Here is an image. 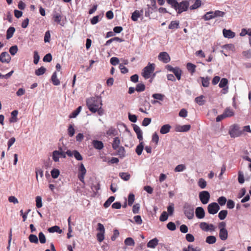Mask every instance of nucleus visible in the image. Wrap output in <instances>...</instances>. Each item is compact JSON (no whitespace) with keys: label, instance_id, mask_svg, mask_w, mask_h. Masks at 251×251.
I'll return each mask as SVG.
<instances>
[{"label":"nucleus","instance_id":"obj_7","mask_svg":"<svg viewBox=\"0 0 251 251\" xmlns=\"http://www.w3.org/2000/svg\"><path fill=\"white\" fill-rule=\"evenodd\" d=\"M154 64L149 63L144 69L142 75L146 79L150 77L151 74L152 73L154 70Z\"/></svg>","mask_w":251,"mask_h":251},{"label":"nucleus","instance_id":"obj_62","mask_svg":"<svg viewBox=\"0 0 251 251\" xmlns=\"http://www.w3.org/2000/svg\"><path fill=\"white\" fill-rule=\"evenodd\" d=\"M110 62L112 65L115 66L119 64V60L117 57H113L111 58Z\"/></svg>","mask_w":251,"mask_h":251},{"label":"nucleus","instance_id":"obj_38","mask_svg":"<svg viewBox=\"0 0 251 251\" xmlns=\"http://www.w3.org/2000/svg\"><path fill=\"white\" fill-rule=\"evenodd\" d=\"M216 238L214 236H208L206 237V242L209 244H212L216 242Z\"/></svg>","mask_w":251,"mask_h":251},{"label":"nucleus","instance_id":"obj_29","mask_svg":"<svg viewBox=\"0 0 251 251\" xmlns=\"http://www.w3.org/2000/svg\"><path fill=\"white\" fill-rule=\"evenodd\" d=\"M51 81L52 82V83L54 85H59L60 84V81L57 78V75L56 72H54L51 76Z\"/></svg>","mask_w":251,"mask_h":251},{"label":"nucleus","instance_id":"obj_63","mask_svg":"<svg viewBox=\"0 0 251 251\" xmlns=\"http://www.w3.org/2000/svg\"><path fill=\"white\" fill-rule=\"evenodd\" d=\"M135 222L138 225H141L142 224V220L141 217L139 215L135 216L133 217Z\"/></svg>","mask_w":251,"mask_h":251},{"label":"nucleus","instance_id":"obj_28","mask_svg":"<svg viewBox=\"0 0 251 251\" xmlns=\"http://www.w3.org/2000/svg\"><path fill=\"white\" fill-rule=\"evenodd\" d=\"M120 144V140L119 137H115L114 138L113 142L112 143V148L114 150H116L118 148L120 147L119 146Z\"/></svg>","mask_w":251,"mask_h":251},{"label":"nucleus","instance_id":"obj_53","mask_svg":"<svg viewBox=\"0 0 251 251\" xmlns=\"http://www.w3.org/2000/svg\"><path fill=\"white\" fill-rule=\"evenodd\" d=\"M39 239L41 243L44 244L46 243V237L44 233L42 232L39 233Z\"/></svg>","mask_w":251,"mask_h":251},{"label":"nucleus","instance_id":"obj_16","mask_svg":"<svg viewBox=\"0 0 251 251\" xmlns=\"http://www.w3.org/2000/svg\"><path fill=\"white\" fill-rule=\"evenodd\" d=\"M133 129L137 134L138 139L141 141L143 140L142 131L140 127L137 125H134L133 126Z\"/></svg>","mask_w":251,"mask_h":251},{"label":"nucleus","instance_id":"obj_24","mask_svg":"<svg viewBox=\"0 0 251 251\" xmlns=\"http://www.w3.org/2000/svg\"><path fill=\"white\" fill-rule=\"evenodd\" d=\"M204 97L203 95H201L195 98V101L199 105H203L205 102V100L204 99Z\"/></svg>","mask_w":251,"mask_h":251},{"label":"nucleus","instance_id":"obj_40","mask_svg":"<svg viewBox=\"0 0 251 251\" xmlns=\"http://www.w3.org/2000/svg\"><path fill=\"white\" fill-rule=\"evenodd\" d=\"M228 83V80L226 78H223L219 84V86L220 88H224L226 86H227ZM225 90V89H224Z\"/></svg>","mask_w":251,"mask_h":251},{"label":"nucleus","instance_id":"obj_2","mask_svg":"<svg viewBox=\"0 0 251 251\" xmlns=\"http://www.w3.org/2000/svg\"><path fill=\"white\" fill-rule=\"evenodd\" d=\"M86 102L89 109L93 113L97 112L102 105L101 99L99 97L90 98L87 100Z\"/></svg>","mask_w":251,"mask_h":251},{"label":"nucleus","instance_id":"obj_27","mask_svg":"<svg viewBox=\"0 0 251 251\" xmlns=\"http://www.w3.org/2000/svg\"><path fill=\"white\" fill-rule=\"evenodd\" d=\"M15 31V29L14 27H12V26L10 27L7 29V32H6V39H9L10 38H11L13 36Z\"/></svg>","mask_w":251,"mask_h":251},{"label":"nucleus","instance_id":"obj_64","mask_svg":"<svg viewBox=\"0 0 251 251\" xmlns=\"http://www.w3.org/2000/svg\"><path fill=\"white\" fill-rule=\"evenodd\" d=\"M167 227L169 229L172 231L175 230L176 228L175 224L172 222H170L169 223H168V224L167 225Z\"/></svg>","mask_w":251,"mask_h":251},{"label":"nucleus","instance_id":"obj_20","mask_svg":"<svg viewBox=\"0 0 251 251\" xmlns=\"http://www.w3.org/2000/svg\"><path fill=\"white\" fill-rule=\"evenodd\" d=\"M223 113L226 118L231 117L234 115V111L229 107L226 108Z\"/></svg>","mask_w":251,"mask_h":251},{"label":"nucleus","instance_id":"obj_52","mask_svg":"<svg viewBox=\"0 0 251 251\" xmlns=\"http://www.w3.org/2000/svg\"><path fill=\"white\" fill-rule=\"evenodd\" d=\"M168 218V215L166 211H164L161 214L159 220L160 221L164 222L167 220Z\"/></svg>","mask_w":251,"mask_h":251},{"label":"nucleus","instance_id":"obj_22","mask_svg":"<svg viewBox=\"0 0 251 251\" xmlns=\"http://www.w3.org/2000/svg\"><path fill=\"white\" fill-rule=\"evenodd\" d=\"M228 237V232L226 229L220 230L219 237L222 240H226Z\"/></svg>","mask_w":251,"mask_h":251},{"label":"nucleus","instance_id":"obj_60","mask_svg":"<svg viewBox=\"0 0 251 251\" xmlns=\"http://www.w3.org/2000/svg\"><path fill=\"white\" fill-rule=\"evenodd\" d=\"M152 97L156 100H163V98L164 96L161 94H154L152 95Z\"/></svg>","mask_w":251,"mask_h":251},{"label":"nucleus","instance_id":"obj_37","mask_svg":"<svg viewBox=\"0 0 251 251\" xmlns=\"http://www.w3.org/2000/svg\"><path fill=\"white\" fill-rule=\"evenodd\" d=\"M201 5V1L200 0H196L194 4L190 7L191 10H194L200 7Z\"/></svg>","mask_w":251,"mask_h":251},{"label":"nucleus","instance_id":"obj_14","mask_svg":"<svg viewBox=\"0 0 251 251\" xmlns=\"http://www.w3.org/2000/svg\"><path fill=\"white\" fill-rule=\"evenodd\" d=\"M191 126L189 125L183 126H177L176 128V130L177 132H186L190 130Z\"/></svg>","mask_w":251,"mask_h":251},{"label":"nucleus","instance_id":"obj_30","mask_svg":"<svg viewBox=\"0 0 251 251\" xmlns=\"http://www.w3.org/2000/svg\"><path fill=\"white\" fill-rule=\"evenodd\" d=\"M48 231L50 233H53L55 232L59 233H62V230H61L58 226H54L48 229Z\"/></svg>","mask_w":251,"mask_h":251},{"label":"nucleus","instance_id":"obj_35","mask_svg":"<svg viewBox=\"0 0 251 251\" xmlns=\"http://www.w3.org/2000/svg\"><path fill=\"white\" fill-rule=\"evenodd\" d=\"M119 176L125 181L128 180L130 177V175L128 173H120Z\"/></svg>","mask_w":251,"mask_h":251},{"label":"nucleus","instance_id":"obj_59","mask_svg":"<svg viewBox=\"0 0 251 251\" xmlns=\"http://www.w3.org/2000/svg\"><path fill=\"white\" fill-rule=\"evenodd\" d=\"M238 180L240 183L242 184L244 182V176L243 173L242 172H239Z\"/></svg>","mask_w":251,"mask_h":251},{"label":"nucleus","instance_id":"obj_47","mask_svg":"<svg viewBox=\"0 0 251 251\" xmlns=\"http://www.w3.org/2000/svg\"><path fill=\"white\" fill-rule=\"evenodd\" d=\"M59 174H60V172L58 170V169H53L51 171V176L53 178H56L58 177V176H59Z\"/></svg>","mask_w":251,"mask_h":251},{"label":"nucleus","instance_id":"obj_41","mask_svg":"<svg viewBox=\"0 0 251 251\" xmlns=\"http://www.w3.org/2000/svg\"><path fill=\"white\" fill-rule=\"evenodd\" d=\"M227 214V211L226 210L221 211L218 214L219 219L223 220L226 218Z\"/></svg>","mask_w":251,"mask_h":251},{"label":"nucleus","instance_id":"obj_13","mask_svg":"<svg viewBox=\"0 0 251 251\" xmlns=\"http://www.w3.org/2000/svg\"><path fill=\"white\" fill-rule=\"evenodd\" d=\"M196 216L198 219H202L205 216V211L201 207H198L196 209Z\"/></svg>","mask_w":251,"mask_h":251},{"label":"nucleus","instance_id":"obj_45","mask_svg":"<svg viewBox=\"0 0 251 251\" xmlns=\"http://www.w3.org/2000/svg\"><path fill=\"white\" fill-rule=\"evenodd\" d=\"M209 224L205 222H202L200 224V228L204 231H209Z\"/></svg>","mask_w":251,"mask_h":251},{"label":"nucleus","instance_id":"obj_56","mask_svg":"<svg viewBox=\"0 0 251 251\" xmlns=\"http://www.w3.org/2000/svg\"><path fill=\"white\" fill-rule=\"evenodd\" d=\"M187 68L189 71H190L192 73H193L195 71L196 66L191 63H188Z\"/></svg>","mask_w":251,"mask_h":251},{"label":"nucleus","instance_id":"obj_25","mask_svg":"<svg viewBox=\"0 0 251 251\" xmlns=\"http://www.w3.org/2000/svg\"><path fill=\"white\" fill-rule=\"evenodd\" d=\"M173 73L176 75L178 80H180L181 79L182 71L178 67H175Z\"/></svg>","mask_w":251,"mask_h":251},{"label":"nucleus","instance_id":"obj_50","mask_svg":"<svg viewBox=\"0 0 251 251\" xmlns=\"http://www.w3.org/2000/svg\"><path fill=\"white\" fill-rule=\"evenodd\" d=\"M74 156L76 160L79 161L82 160L83 159V157L81 155L78 151L76 150L74 151Z\"/></svg>","mask_w":251,"mask_h":251},{"label":"nucleus","instance_id":"obj_23","mask_svg":"<svg viewBox=\"0 0 251 251\" xmlns=\"http://www.w3.org/2000/svg\"><path fill=\"white\" fill-rule=\"evenodd\" d=\"M18 113V110H15L13 111L11 113V117L10 119V123H15L17 122L18 118H17V115Z\"/></svg>","mask_w":251,"mask_h":251},{"label":"nucleus","instance_id":"obj_19","mask_svg":"<svg viewBox=\"0 0 251 251\" xmlns=\"http://www.w3.org/2000/svg\"><path fill=\"white\" fill-rule=\"evenodd\" d=\"M158 240L156 238L150 240L147 244V247L150 248L154 249L158 245Z\"/></svg>","mask_w":251,"mask_h":251},{"label":"nucleus","instance_id":"obj_26","mask_svg":"<svg viewBox=\"0 0 251 251\" xmlns=\"http://www.w3.org/2000/svg\"><path fill=\"white\" fill-rule=\"evenodd\" d=\"M118 132L117 130L113 127L109 128L106 131V135L109 136H114L117 135Z\"/></svg>","mask_w":251,"mask_h":251},{"label":"nucleus","instance_id":"obj_46","mask_svg":"<svg viewBox=\"0 0 251 251\" xmlns=\"http://www.w3.org/2000/svg\"><path fill=\"white\" fill-rule=\"evenodd\" d=\"M118 155L120 157H124L125 155V150L123 147H120L117 149Z\"/></svg>","mask_w":251,"mask_h":251},{"label":"nucleus","instance_id":"obj_11","mask_svg":"<svg viewBox=\"0 0 251 251\" xmlns=\"http://www.w3.org/2000/svg\"><path fill=\"white\" fill-rule=\"evenodd\" d=\"M143 9H141L140 11L136 10L132 14L131 19L133 21L136 22V21H137L139 18L143 17Z\"/></svg>","mask_w":251,"mask_h":251},{"label":"nucleus","instance_id":"obj_18","mask_svg":"<svg viewBox=\"0 0 251 251\" xmlns=\"http://www.w3.org/2000/svg\"><path fill=\"white\" fill-rule=\"evenodd\" d=\"M52 16L54 21L58 24H60L62 18L61 14L56 11H53Z\"/></svg>","mask_w":251,"mask_h":251},{"label":"nucleus","instance_id":"obj_54","mask_svg":"<svg viewBox=\"0 0 251 251\" xmlns=\"http://www.w3.org/2000/svg\"><path fill=\"white\" fill-rule=\"evenodd\" d=\"M218 202L220 205H224L226 202V199L225 197H220L218 199Z\"/></svg>","mask_w":251,"mask_h":251},{"label":"nucleus","instance_id":"obj_44","mask_svg":"<svg viewBox=\"0 0 251 251\" xmlns=\"http://www.w3.org/2000/svg\"><path fill=\"white\" fill-rule=\"evenodd\" d=\"M81 106H79L75 111H74L70 115V118H73L76 117L77 115L79 113L81 110Z\"/></svg>","mask_w":251,"mask_h":251},{"label":"nucleus","instance_id":"obj_58","mask_svg":"<svg viewBox=\"0 0 251 251\" xmlns=\"http://www.w3.org/2000/svg\"><path fill=\"white\" fill-rule=\"evenodd\" d=\"M134 195L133 194H130L128 195V204L129 206H131L134 202Z\"/></svg>","mask_w":251,"mask_h":251},{"label":"nucleus","instance_id":"obj_3","mask_svg":"<svg viewBox=\"0 0 251 251\" xmlns=\"http://www.w3.org/2000/svg\"><path fill=\"white\" fill-rule=\"evenodd\" d=\"M225 15V13L223 11L219 10H216L215 11H211L206 12V14L202 17V18L204 20V21H209L216 17H223Z\"/></svg>","mask_w":251,"mask_h":251},{"label":"nucleus","instance_id":"obj_4","mask_svg":"<svg viewBox=\"0 0 251 251\" xmlns=\"http://www.w3.org/2000/svg\"><path fill=\"white\" fill-rule=\"evenodd\" d=\"M228 133L232 138L240 136L242 134V130L237 124H234L230 126Z\"/></svg>","mask_w":251,"mask_h":251},{"label":"nucleus","instance_id":"obj_49","mask_svg":"<svg viewBox=\"0 0 251 251\" xmlns=\"http://www.w3.org/2000/svg\"><path fill=\"white\" fill-rule=\"evenodd\" d=\"M29 240L31 243H38V240L36 235L34 234H30L29 236Z\"/></svg>","mask_w":251,"mask_h":251},{"label":"nucleus","instance_id":"obj_61","mask_svg":"<svg viewBox=\"0 0 251 251\" xmlns=\"http://www.w3.org/2000/svg\"><path fill=\"white\" fill-rule=\"evenodd\" d=\"M68 134L70 137L74 136L75 130L72 125H70L68 129Z\"/></svg>","mask_w":251,"mask_h":251},{"label":"nucleus","instance_id":"obj_36","mask_svg":"<svg viewBox=\"0 0 251 251\" xmlns=\"http://www.w3.org/2000/svg\"><path fill=\"white\" fill-rule=\"evenodd\" d=\"M35 173H36V178L37 180H38V176H39L41 178H42L43 176V170L41 168H36L35 169Z\"/></svg>","mask_w":251,"mask_h":251},{"label":"nucleus","instance_id":"obj_32","mask_svg":"<svg viewBox=\"0 0 251 251\" xmlns=\"http://www.w3.org/2000/svg\"><path fill=\"white\" fill-rule=\"evenodd\" d=\"M179 27V22L176 21H172L169 25V28L171 29H177Z\"/></svg>","mask_w":251,"mask_h":251},{"label":"nucleus","instance_id":"obj_9","mask_svg":"<svg viewBox=\"0 0 251 251\" xmlns=\"http://www.w3.org/2000/svg\"><path fill=\"white\" fill-rule=\"evenodd\" d=\"M220 209V206L216 202L210 203L207 206V210L209 214H215L218 212Z\"/></svg>","mask_w":251,"mask_h":251},{"label":"nucleus","instance_id":"obj_51","mask_svg":"<svg viewBox=\"0 0 251 251\" xmlns=\"http://www.w3.org/2000/svg\"><path fill=\"white\" fill-rule=\"evenodd\" d=\"M18 47L16 45L13 46L9 49V52L11 55H14L18 51Z\"/></svg>","mask_w":251,"mask_h":251},{"label":"nucleus","instance_id":"obj_5","mask_svg":"<svg viewBox=\"0 0 251 251\" xmlns=\"http://www.w3.org/2000/svg\"><path fill=\"white\" fill-rule=\"evenodd\" d=\"M183 210L185 215L188 219H193L194 217V208L192 205L189 203H185L183 207Z\"/></svg>","mask_w":251,"mask_h":251},{"label":"nucleus","instance_id":"obj_39","mask_svg":"<svg viewBox=\"0 0 251 251\" xmlns=\"http://www.w3.org/2000/svg\"><path fill=\"white\" fill-rule=\"evenodd\" d=\"M46 71V69L44 67H41L35 72V75L39 76L43 75Z\"/></svg>","mask_w":251,"mask_h":251},{"label":"nucleus","instance_id":"obj_43","mask_svg":"<svg viewBox=\"0 0 251 251\" xmlns=\"http://www.w3.org/2000/svg\"><path fill=\"white\" fill-rule=\"evenodd\" d=\"M125 244L126 246H134L135 242L132 238L128 237L125 240Z\"/></svg>","mask_w":251,"mask_h":251},{"label":"nucleus","instance_id":"obj_6","mask_svg":"<svg viewBox=\"0 0 251 251\" xmlns=\"http://www.w3.org/2000/svg\"><path fill=\"white\" fill-rule=\"evenodd\" d=\"M66 151L65 147H59L58 150H56L52 152V159L54 161L57 162L59 161V154H61V157L66 158L65 151Z\"/></svg>","mask_w":251,"mask_h":251},{"label":"nucleus","instance_id":"obj_57","mask_svg":"<svg viewBox=\"0 0 251 251\" xmlns=\"http://www.w3.org/2000/svg\"><path fill=\"white\" fill-rule=\"evenodd\" d=\"M79 173L78 175H85L86 173V170L82 163H81L80 166H79Z\"/></svg>","mask_w":251,"mask_h":251},{"label":"nucleus","instance_id":"obj_8","mask_svg":"<svg viewBox=\"0 0 251 251\" xmlns=\"http://www.w3.org/2000/svg\"><path fill=\"white\" fill-rule=\"evenodd\" d=\"M210 195L209 193L206 191H203L199 193V198L202 203L207 204L210 199Z\"/></svg>","mask_w":251,"mask_h":251},{"label":"nucleus","instance_id":"obj_1","mask_svg":"<svg viewBox=\"0 0 251 251\" xmlns=\"http://www.w3.org/2000/svg\"><path fill=\"white\" fill-rule=\"evenodd\" d=\"M167 2L180 14L187 10L190 0H185L178 3L176 0H167Z\"/></svg>","mask_w":251,"mask_h":251},{"label":"nucleus","instance_id":"obj_48","mask_svg":"<svg viewBox=\"0 0 251 251\" xmlns=\"http://www.w3.org/2000/svg\"><path fill=\"white\" fill-rule=\"evenodd\" d=\"M42 198L40 196L36 197V206L37 208H40L42 206Z\"/></svg>","mask_w":251,"mask_h":251},{"label":"nucleus","instance_id":"obj_33","mask_svg":"<svg viewBox=\"0 0 251 251\" xmlns=\"http://www.w3.org/2000/svg\"><path fill=\"white\" fill-rule=\"evenodd\" d=\"M198 184L199 186L201 189H204L207 185L206 181L202 178L199 179Z\"/></svg>","mask_w":251,"mask_h":251},{"label":"nucleus","instance_id":"obj_34","mask_svg":"<svg viewBox=\"0 0 251 251\" xmlns=\"http://www.w3.org/2000/svg\"><path fill=\"white\" fill-rule=\"evenodd\" d=\"M202 85L204 87H207L209 84L210 78L206 77L205 78L201 77Z\"/></svg>","mask_w":251,"mask_h":251},{"label":"nucleus","instance_id":"obj_12","mask_svg":"<svg viewBox=\"0 0 251 251\" xmlns=\"http://www.w3.org/2000/svg\"><path fill=\"white\" fill-rule=\"evenodd\" d=\"M11 60V57L7 52H2L0 55V61L2 63H8Z\"/></svg>","mask_w":251,"mask_h":251},{"label":"nucleus","instance_id":"obj_21","mask_svg":"<svg viewBox=\"0 0 251 251\" xmlns=\"http://www.w3.org/2000/svg\"><path fill=\"white\" fill-rule=\"evenodd\" d=\"M171 128V126L168 124L163 125L160 128V133L165 134L168 133L170 131Z\"/></svg>","mask_w":251,"mask_h":251},{"label":"nucleus","instance_id":"obj_55","mask_svg":"<svg viewBox=\"0 0 251 251\" xmlns=\"http://www.w3.org/2000/svg\"><path fill=\"white\" fill-rule=\"evenodd\" d=\"M145 89V86L142 83H139L137 85L136 87V90L137 92H142Z\"/></svg>","mask_w":251,"mask_h":251},{"label":"nucleus","instance_id":"obj_15","mask_svg":"<svg viewBox=\"0 0 251 251\" xmlns=\"http://www.w3.org/2000/svg\"><path fill=\"white\" fill-rule=\"evenodd\" d=\"M223 33L224 37L227 38H233L235 36V33L230 29H224Z\"/></svg>","mask_w":251,"mask_h":251},{"label":"nucleus","instance_id":"obj_42","mask_svg":"<svg viewBox=\"0 0 251 251\" xmlns=\"http://www.w3.org/2000/svg\"><path fill=\"white\" fill-rule=\"evenodd\" d=\"M186 169V166L184 164H179L176 167L174 171L176 172H180L183 171Z\"/></svg>","mask_w":251,"mask_h":251},{"label":"nucleus","instance_id":"obj_17","mask_svg":"<svg viewBox=\"0 0 251 251\" xmlns=\"http://www.w3.org/2000/svg\"><path fill=\"white\" fill-rule=\"evenodd\" d=\"M92 145L96 149L99 150L102 149L104 147L103 143L98 140H93Z\"/></svg>","mask_w":251,"mask_h":251},{"label":"nucleus","instance_id":"obj_10","mask_svg":"<svg viewBox=\"0 0 251 251\" xmlns=\"http://www.w3.org/2000/svg\"><path fill=\"white\" fill-rule=\"evenodd\" d=\"M158 59L165 63L170 62L171 58L166 52H161L158 55Z\"/></svg>","mask_w":251,"mask_h":251},{"label":"nucleus","instance_id":"obj_31","mask_svg":"<svg viewBox=\"0 0 251 251\" xmlns=\"http://www.w3.org/2000/svg\"><path fill=\"white\" fill-rule=\"evenodd\" d=\"M144 149V143L143 142L140 143V144L137 146L136 148V152L138 155L141 154L143 150Z\"/></svg>","mask_w":251,"mask_h":251}]
</instances>
